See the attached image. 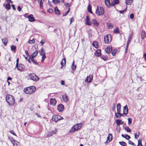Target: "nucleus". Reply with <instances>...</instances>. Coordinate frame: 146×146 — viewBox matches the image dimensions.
Returning <instances> with one entry per match:
<instances>
[{
	"label": "nucleus",
	"instance_id": "f257e3e1",
	"mask_svg": "<svg viewBox=\"0 0 146 146\" xmlns=\"http://www.w3.org/2000/svg\"><path fill=\"white\" fill-rule=\"evenodd\" d=\"M6 101L8 104L12 106L15 103V100L14 97L11 95L7 94L6 97Z\"/></svg>",
	"mask_w": 146,
	"mask_h": 146
},
{
	"label": "nucleus",
	"instance_id": "f03ea898",
	"mask_svg": "<svg viewBox=\"0 0 146 146\" xmlns=\"http://www.w3.org/2000/svg\"><path fill=\"white\" fill-rule=\"evenodd\" d=\"M36 90L35 87L32 86L25 88L24 90V91L26 94H30L34 93L36 91Z\"/></svg>",
	"mask_w": 146,
	"mask_h": 146
},
{
	"label": "nucleus",
	"instance_id": "7ed1b4c3",
	"mask_svg": "<svg viewBox=\"0 0 146 146\" xmlns=\"http://www.w3.org/2000/svg\"><path fill=\"white\" fill-rule=\"evenodd\" d=\"M82 127V124L81 123H78L74 125L72 127L70 130V132H74L80 129Z\"/></svg>",
	"mask_w": 146,
	"mask_h": 146
},
{
	"label": "nucleus",
	"instance_id": "20e7f679",
	"mask_svg": "<svg viewBox=\"0 0 146 146\" xmlns=\"http://www.w3.org/2000/svg\"><path fill=\"white\" fill-rule=\"evenodd\" d=\"M96 14L98 15H102L104 13V8L98 6L96 12Z\"/></svg>",
	"mask_w": 146,
	"mask_h": 146
},
{
	"label": "nucleus",
	"instance_id": "39448f33",
	"mask_svg": "<svg viewBox=\"0 0 146 146\" xmlns=\"http://www.w3.org/2000/svg\"><path fill=\"white\" fill-rule=\"evenodd\" d=\"M105 42L108 44L112 40V37L111 35L108 34L105 36L104 38Z\"/></svg>",
	"mask_w": 146,
	"mask_h": 146
},
{
	"label": "nucleus",
	"instance_id": "423d86ee",
	"mask_svg": "<svg viewBox=\"0 0 146 146\" xmlns=\"http://www.w3.org/2000/svg\"><path fill=\"white\" fill-rule=\"evenodd\" d=\"M29 77L30 79L34 81H37L39 80V78L34 73L30 74L29 76Z\"/></svg>",
	"mask_w": 146,
	"mask_h": 146
},
{
	"label": "nucleus",
	"instance_id": "0eeeda50",
	"mask_svg": "<svg viewBox=\"0 0 146 146\" xmlns=\"http://www.w3.org/2000/svg\"><path fill=\"white\" fill-rule=\"evenodd\" d=\"M16 68L18 70L21 71L25 68V66L24 65L22 64H18L17 67H16V66H15V68Z\"/></svg>",
	"mask_w": 146,
	"mask_h": 146
},
{
	"label": "nucleus",
	"instance_id": "6e6552de",
	"mask_svg": "<svg viewBox=\"0 0 146 146\" xmlns=\"http://www.w3.org/2000/svg\"><path fill=\"white\" fill-rule=\"evenodd\" d=\"M64 106L62 104H59L57 107V109L59 112L63 111L64 109Z\"/></svg>",
	"mask_w": 146,
	"mask_h": 146
},
{
	"label": "nucleus",
	"instance_id": "1a4fd4ad",
	"mask_svg": "<svg viewBox=\"0 0 146 146\" xmlns=\"http://www.w3.org/2000/svg\"><path fill=\"white\" fill-rule=\"evenodd\" d=\"M57 132V130L55 129L54 130L51 131H50L49 132L47 136L48 137H50L53 135L55 134Z\"/></svg>",
	"mask_w": 146,
	"mask_h": 146
},
{
	"label": "nucleus",
	"instance_id": "9d476101",
	"mask_svg": "<svg viewBox=\"0 0 146 146\" xmlns=\"http://www.w3.org/2000/svg\"><path fill=\"white\" fill-rule=\"evenodd\" d=\"M93 76L91 75L87 76L85 81L87 82H90L92 80Z\"/></svg>",
	"mask_w": 146,
	"mask_h": 146
},
{
	"label": "nucleus",
	"instance_id": "9b49d317",
	"mask_svg": "<svg viewBox=\"0 0 146 146\" xmlns=\"http://www.w3.org/2000/svg\"><path fill=\"white\" fill-rule=\"evenodd\" d=\"M59 115H54L52 118V120L55 122H57L59 120Z\"/></svg>",
	"mask_w": 146,
	"mask_h": 146
},
{
	"label": "nucleus",
	"instance_id": "f8f14e48",
	"mask_svg": "<svg viewBox=\"0 0 146 146\" xmlns=\"http://www.w3.org/2000/svg\"><path fill=\"white\" fill-rule=\"evenodd\" d=\"M27 18L29 19V21L30 22L34 21L35 20V18L32 14H30V15L28 16Z\"/></svg>",
	"mask_w": 146,
	"mask_h": 146
},
{
	"label": "nucleus",
	"instance_id": "ddd939ff",
	"mask_svg": "<svg viewBox=\"0 0 146 146\" xmlns=\"http://www.w3.org/2000/svg\"><path fill=\"white\" fill-rule=\"evenodd\" d=\"M56 101L55 99L51 98L50 100V104L53 106H54L56 104Z\"/></svg>",
	"mask_w": 146,
	"mask_h": 146
},
{
	"label": "nucleus",
	"instance_id": "4468645a",
	"mask_svg": "<svg viewBox=\"0 0 146 146\" xmlns=\"http://www.w3.org/2000/svg\"><path fill=\"white\" fill-rule=\"evenodd\" d=\"M123 110L124 114L127 115L128 113V109L127 105L124 107Z\"/></svg>",
	"mask_w": 146,
	"mask_h": 146
},
{
	"label": "nucleus",
	"instance_id": "2eb2a0df",
	"mask_svg": "<svg viewBox=\"0 0 146 146\" xmlns=\"http://www.w3.org/2000/svg\"><path fill=\"white\" fill-rule=\"evenodd\" d=\"M112 51V47L108 46L105 49V52L108 54H109Z\"/></svg>",
	"mask_w": 146,
	"mask_h": 146
},
{
	"label": "nucleus",
	"instance_id": "dca6fc26",
	"mask_svg": "<svg viewBox=\"0 0 146 146\" xmlns=\"http://www.w3.org/2000/svg\"><path fill=\"white\" fill-rule=\"evenodd\" d=\"M62 99L65 102H66L68 101V95L66 94L63 95L62 96Z\"/></svg>",
	"mask_w": 146,
	"mask_h": 146
},
{
	"label": "nucleus",
	"instance_id": "f3484780",
	"mask_svg": "<svg viewBox=\"0 0 146 146\" xmlns=\"http://www.w3.org/2000/svg\"><path fill=\"white\" fill-rule=\"evenodd\" d=\"M38 50H36L35 52H34L31 55L30 58H34L36 57L38 54Z\"/></svg>",
	"mask_w": 146,
	"mask_h": 146
},
{
	"label": "nucleus",
	"instance_id": "a211bd4d",
	"mask_svg": "<svg viewBox=\"0 0 146 146\" xmlns=\"http://www.w3.org/2000/svg\"><path fill=\"white\" fill-rule=\"evenodd\" d=\"M119 2V0H113V1H111V5L114 6L116 4H118Z\"/></svg>",
	"mask_w": 146,
	"mask_h": 146
},
{
	"label": "nucleus",
	"instance_id": "6ab92c4d",
	"mask_svg": "<svg viewBox=\"0 0 146 146\" xmlns=\"http://www.w3.org/2000/svg\"><path fill=\"white\" fill-rule=\"evenodd\" d=\"M95 54L96 56L99 57L101 55V50L100 49H98Z\"/></svg>",
	"mask_w": 146,
	"mask_h": 146
},
{
	"label": "nucleus",
	"instance_id": "aec40b11",
	"mask_svg": "<svg viewBox=\"0 0 146 146\" xmlns=\"http://www.w3.org/2000/svg\"><path fill=\"white\" fill-rule=\"evenodd\" d=\"M141 38L143 39L144 38H146V33L143 30H142L141 32Z\"/></svg>",
	"mask_w": 146,
	"mask_h": 146
},
{
	"label": "nucleus",
	"instance_id": "412c9836",
	"mask_svg": "<svg viewBox=\"0 0 146 146\" xmlns=\"http://www.w3.org/2000/svg\"><path fill=\"white\" fill-rule=\"evenodd\" d=\"M112 134H109L108 136L107 137L106 143H109L110 141L112 140Z\"/></svg>",
	"mask_w": 146,
	"mask_h": 146
},
{
	"label": "nucleus",
	"instance_id": "4be33fe9",
	"mask_svg": "<svg viewBox=\"0 0 146 146\" xmlns=\"http://www.w3.org/2000/svg\"><path fill=\"white\" fill-rule=\"evenodd\" d=\"M104 2L106 5L108 7H110V6L111 5L110 0H105Z\"/></svg>",
	"mask_w": 146,
	"mask_h": 146
},
{
	"label": "nucleus",
	"instance_id": "5701e85b",
	"mask_svg": "<svg viewBox=\"0 0 146 146\" xmlns=\"http://www.w3.org/2000/svg\"><path fill=\"white\" fill-rule=\"evenodd\" d=\"M2 42L5 46H6L8 42V39L7 38H5L2 40Z\"/></svg>",
	"mask_w": 146,
	"mask_h": 146
},
{
	"label": "nucleus",
	"instance_id": "b1692460",
	"mask_svg": "<svg viewBox=\"0 0 146 146\" xmlns=\"http://www.w3.org/2000/svg\"><path fill=\"white\" fill-rule=\"evenodd\" d=\"M92 45L93 46L97 49L99 47L98 42L96 41H94L92 43Z\"/></svg>",
	"mask_w": 146,
	"mask_h": 146
},
{
	"label": "nucleus",
	"instance_id": "393cba45",
	"mask_svg": "<svg viewBox=\"0 0 146 146\" xmlns=\"http://www.w3.org/2000/svg\"><path fill=\"white\" fill-rule=\"evenodd\" d=\"M115 122L117 125H119L121 124H123V121H122L120 119H117L116 120Z\"/></svg>",
	"mask_w": 146,
	"mask_h": 146
},
{
	"label": "nucleus",
	"instance_id": "a878e982",
	"mask_svg": "<svg viewBox=\"0 0 146 146\" xmlns=\"http://www.w3.org/2000/svg\"><path fill=\"white\" fill-rule=\"evenodd\" d=\"M39 52L41 56L44 55L45 53L44 50L43 49V48H42L39 51Z\"/></svg>",
	"mask_w": 146,
	"mask_h": 146
},
{
	"label": "nucleus",
	"instance_id": "bb28decb",
	"mask_svg": "<svg viewBox=\"0 0 146 146\" xmlns=\"http://www.w3.org/2000/svg\"><path fill=\"white\" fill-rule=\"evenodd\" d=\"M54 11L56 14L57 15H59L60 14V12L59 10L57 7H55L54 8Z\"/></svg>",
	"mask_w": 146,
	"mask_h": 146
},
{
	"label": "nucleus",
	"instance_id": "cd10ccee",
	"mask_svg": "<svg viewBox=\"0 0 146 146\" xmlns=\"http://www.w3.org/2000/svg\"><path fill=\"white\" fill-rule=\"evenodd\" d=\"M61 64L62 65L61 68H62L63 66L64 65H65L66 64V59L65 58H64L62 59V60L61 62Z\"/></svg>",
	"mask_w": 146,
	"mask_h": 146
},
{
	"label": "nucleus",
	"instance_id": "c85d7f7f",
	"mask_svg": "<svg viewBox=\"0 0 146 146\" xmlns=\"http://www.w3.org/2000/svg\"><path fill=\"white\" fill-rule=\"evenodd\" d=\"M121 105L119 103L117 104V112H121Z\"/></svg>",
	"mask_w": 146,
	"mask_h": 146
},
{
	"label": "nucleus",
	"instance_id": "c756f323",
	"mask_svg": "<svg viewBox=\"0 0 146 146\" xmlns=\"http://www.w3.org/2000/svg\"><path fill=\"white\" fill-rule=\"evenodd\" d=\"M121 135L122 137L123 138H125L127 140H129L131 138L129 135H128L127 134H126L125 135L123 134H122Z\"/></svg>",
	"mask_w": 146,
	"mask_h": 146
},
{
	"label": "nucleus",
	"instance_id": "7c9ffc66",
	"mask_svg": "<svg viewBox=\"0 0 146 146\" xmlns=\"http://www.w3.org/2000/svg\"><path fill=\"white\" fill-rule=\"evenodd\" d=\"M92 22L95 26H98L99 25V23L97 22V21L95 19H93L92 20Z\"/></svg>",
	"mask_w": 146,
	"mask_h": 146
},
{
	"label": "nucleus",
	"instance_id": "2f4dec72",
	"mask_svg": "<svg viewBox=\"0 0 146 146\" xmlns=\"http://www.w3.org/2000/svg\"><path fill=\"white\" fill-rule=\"evenodd\" d=\"M117 50L116 49H114L112 50V51H111V54L113 56H114L115 55L117 52Z\"/></svg>",
	"mask_w": 146,
	"mask_h": 146
},
{
	"label": "nucleus",
	"instance_id": "473e14b6",
	"mask_svg": "<svg viewBox=\"0 0 146 146\" xmlns=\"http://www.w3.org/2000/svg\"><path fill=\"white\" fill-rule=\"evenodd\" d=\"M133 1V0H125V3L127 5H130Z\"/></svg>",
	"mask_w": 146,
	"mask_h": 146
},
{
	"label": "nucleus",
	"instance_id": "72a5a7b5",
	"mask_svg": "<svg viewBox=\"0 0 146 146\" xmlns=\"http://www.w3.org/2000/svg\"><path fill=\"white\" fill-rule=\"evenodd\" d=\"M13 141H12V142L13 143V145L14 146H18V142L16 141L15 140L13 139H12Z\"/></svg>",
	"mask_w": 146,
	"mask_h": 146
},
{
	"label": "nucleus",
	"instance_id": "f704fd0d",
	"mask_svg": "<svg viewBox=\"0 0 146 146\" xmlns=\"http://www.w3.org/2000/svg\"><path fill=\"white\" fill-rule=\"evenodd\" d=\"M74 60L73 61V62H72V70H75L76 69V66L74 65Z\"/></svg>",
	"mask_w": 146,
	"mask_h": 146
},
{
	"label": "nucleus",
	"instance_id": "c9c22d12",
	"mask_svg": "<svg viewBox=\"0 0 146 146\" xmlns=\"http://www.w3.org/2000/svg\"><path fill=\"white\" fill-rule=\"evenodd\" d=\"M5 8L7 10H9L11 9L10 4L9 3H7L5 5Z\"/></svg>",
	"mask_w": 146,
	"mask_h": 146
},
{
	"label": "nucleus",
	"instance_id": "e433bc0d",
	"mask_svg": "<svg viewBox=\"0 0 146 146\" xmlns=\"http://www.w3.org/2000/svg\"><path fill=\"white\" fill-rule=\"evenodd\" d=\"M30 58V59L32 62H33L34 64H35L36 65H38V63L36 61L34 60V58Z\"/></svg>",
	"mask_w": 146,
	"mask_h": 146
},
{
	"label": "nucleus",
	"instance_id": "4c0bfd02",
	"mask_svg": "<svg viewBox=\"0 0 146 146\" xmlns=\"http://www.w3.org/2000/svg\"><path fill=\"white\" fill-rule=\"evenodd\" d=\"M38 2L39 3V5H40V8L42 9L43 8V2L42 1V0H38Z\"/></svg>",
	"mask_w": 146,
	"mask_h": 146
},
{
	"label": "nucleus",
	"instance_id": "58836bf2",
	"mask_svg": "<svg viewBox=\"0 0 146 146\" xmlns=\"http://www.w3.org/2000/svg\"><path fill=\"white\" fill-rule=\"evenodd\" d=\"M119 143L122 146H127L126 143L124 142H119Z\"/></svg>",
	"mask_w": 146,
	"mask_h": 146
},
{
	"label": "nucleus",
	"instance_id": "ea45409f",
	"mask_svg": "<svg viewBox=\"0 0 146 146\" xmlns=\"http://www.w3.org/2000/svg\"><path fill=\"white\" fill-rule=\"evenodd\" d=\"M53 3L56 4L59 3L60 2V0H52Z\"/></svg>",
	"mask_w": 146,
	"mask_h": 146
},
{
	"label": "nucleus",
	"instance_id": "a19ab883",
	"mask_svg": "<svg viewBox=\"0 0 146 146\" xmlns=\"http://www.w3.org/2000/svg\"><path fill=\"white\" fill-rule=\"evenodd\" d=\"M140 134L139 132L135 133V139H137L139 137V136Z\"/></svg>",
	"mask_w": 146,
	"mask_h": 146
},
{
	"label": "nucleus",
	"instance_id": "79ce46f5",
	"mask_svg": "<svg viewBox=\"0 0 146 146\" xmlns=\"http://www.w3.org/2000/svg\"><path fill=\"white\" fill-rule=\"evenodd\" d=\"M11 49L12 50L15 51L16 50V46L14 45L11 46Z\"/></svg>",
	"mask_w": 146,
	"mask_h": 146
},
{
	"label": "nucleus",
	"instance_id": "37998d69",
	"mask_svg": "<svg viewBox=\"0 0 146 146\" xmlns=\"http://www.w3.org/2000/svg\"><path fill=\"white\" fill-rule=\"evenodd\" d=\"M114 33H119V31L118 27H117L115 29H114Z\"/></svg>",
	"mask_w": 146,
	"mask_h": 146
},
{
	"label": "nucleus",
	"instance_id": "c03bdc74",
	"mask_svg": "<svg viewBox=\"0 0 146 146\" xmlns=\"http://www.w3.org/2000/svg\"><path fill=\"white\" fill-rule=\"evenodd\" d=\"M35 42V41L34 39H33L32 40H29V43L31 44H32L34 43Z\"/></svg>",
	"mask_w": 146,
	"mask_h": 146
},
{
	"label": "nucleus",
	"instance_id": "a18cd8bd",
	"mask_svg": "<svg viewBox=\"0 0 146 146\" xmlns=\"http://www.w3.org/2000/svg\"><path fill=\"white\" fill-rule=\"evenodd\" d=\"M125 130L128 132H130L131 131V129L128 127H125Z\"/></svg>",
	"mask_w": 146,
	"mask_h": 146
},
{
	"label": "nucleus",
	"instance_id": "49530a36",
	"mask_svg": "<svg viewBox=\"0 0 146 146\" xmlns=\"http://www.w3.org/2000/svg\"><path fill=\"white\" fill-rule=\"evenodd\" d=\"M101 58L104 60H106L108 59V57L102 55L101 56Z\"/></svg>",
	"mask_w": 146,
	"mask_h": 146
},
{
	"label": "nucleus",
	"instance_id": "de8ad7c7",
	"mask_svg": "<svg viewBox=\"0 0 146 146\" xmlns=\"http://www.w3.org/2000/svg\"><path fill=\"white\" fill-rule=\"evenodd\" d=\"M142 139L141 138H140L138 140V145H140V146H143L141 143Z\"/></svg>",
	"mask_w": 146,
	"mask_h": 146
},
{
	"label": "nucleus",
	"instance_id": "09e8293b",
	"mask_svg": "<svg viewBox=\"0 0 146 146\" xmlns=\"http://www.w3.org/2000/svg\"><path fill=\"white\" fill-rule=\"evenodd\" d=\"M64 5L67 8H68V7L69 8L70 6V3H65Z\"/></svg>",
	"mask_w": 146,
	"mask_h": 146
},
{
	"label": "nucleus",
	"instance_id": "8fccbe9b",
	"mask_svg": "<svg viewBox=\"0 0 146 146\" xmlns=\"http://www.w3.org/2000/svg\"><path fill=\"white\" fill-rule=\"evenodd\" d=\"M119 112H117V113H115V116L117 118H120V117H119Z\"/></svg>",
	"mask_w": 146,
	"mask_h": 146
},
{
	"label": "nucleus",
	"instance_id": "3c124183",
	"mask_svg": "<svg viewBox=\"0 0 146 146\" xmlns=\"http://www.w3.org/2000/svg\"><path fill=\"white\" fill-rule=\"evenodd\" d=\"M86 24L88 25H91L92 24V23L90 21H86Z\"/></svg>",
	"mask_w": 146,
	"mask_h": 146
},
{
	"label": "nucleus",
	"instance_id": "603ef678",
	"mask_svg": "<svg viewBox=\"0 0 146 146\" xmlns=\"http://www.w3.org/2000/svg\"><path fill=\"white\" fill-rule=\"evenodd\" d=\"M128 125H130L131 124V123H132V119L131 118H128Z\"/></svg>",
	"mask_w": 146,
	"mask_h": 146
},
{
	"label": "nucleus",
	"instance_id": "864d4df0",
	"mask_svg": "<svg viewBox=\"0 0 146 146\" xmlns=\"http://www.w3.org/2000/svg\"><path fill=\"white\" fill-rule=\"evenodd\" d=\"M42 56L41 62H43L44 61V59L46 58V57L45 54L42 55Z\"/></svg>",
	"mask_w": 146,
	"mask_h": 146
},
{
	"label": "nucleus",
	"instance_id": "5fc2aeb1",
	"mask_svg": "<svg viewBox=\"0 0 146 146\" xmlns=\"http://www.w3.org/2000/svg\"><path fill=\"white\" fill-rule=\"evenodd\" d=\"M128 143L129 144L133 145V146L135 145V144L132 141L130 140H129Z\"/></svg>",
	"mask_w": 146,
	"mask_h": 146
},
{
	"label": "nucleus",
	"instance_id": "6e6d98bb",
	"mask_svg": "<svg viewBox=\"0 0 146 146\" xmlns=\"http://www.w3.org/2000/svg\"><path fill=\"white\" fill-rule=\"evenodd\" d=\"M108 27L109 28H112L113 27L112 24L110 23H108Z\"/></svg>",
	"mask_w": 146,
	"mask_h": 146
},
{
	"label": "nucleus",
	"instance_id": "4d7b16f0",
	"mask_svg": "<svg viewBox=\"0 0 146 146\" xmlns=\"http://www.w3.org/2000/svg\"><path fill=\"white\" fill-rule=\"evenodd\" d=\"M88 11H89L92 10V6L90 4H89L88 5Z\"/></svg>",
	"mask_w": 146,
	"mask_h": 146
},
{
	"label": "nucleus",
	"instance_id": "13d9d810",
	"mask_svg": "<svg viewBox=\"0 0 146 146\" xmlns=\"http://www.w3.org/2000/svg\"><path fill=\"white\" fill-rule=\"evenodd\" d=\"M45 42V40L44 39H42L40 43H41V46H42Z\"/></svg>",
	"mask_w": 146,
	"mask_h": 146
},
{
	"label": "nucleus",
	"instance_id": "bf43d9fd",
	"mask_svg": "<svg viewBox=\"0 0 146 146\" xmlns=\"http://www.w3.org/2000/svg\"><path fill=\"white\" fill-rule=\"evenodd\" d=\"M24 57H25V59L28 61V62L29 63H31V62L30 61V58H29V57L28 58H27V57H25V56L24 55Z\"/></svg>",
	"mask_w": 146,
	"mask_h": 146
},
{
	"label": "nucleus",
	"instance_id": "052dcab7",
	"mask_svg": "<svg viewBox=\"0 0 146 146\" xmlns=\"http://www.w3.org/2000/svg\"><path fill=\"white\" fill-rule=\"evenodd\" d=\"M9 132L13 134V135L15 136H17L15 133L14 132L13 130H10L9 131Z\"/></svg>",
	"mask_w": 146,
	"mask_h": 146
},
{
	"label": "nucleus",
	"instance_id": "680f3d73",
	"mask_svg": "<svg viewBox=\"0 0 146 146\" xmlns=\"http://www.w3.org/2000/svg\"><path fill=\"white\" fill-rule=\"evenodd\" d=\"M25 53L26 54V55L27 56H28V57H29V58H30L31 55H29L28 51L27 50H25Z\"/></svg>",
	"mask_w": 146,
	"mask_h": 146
},
{
	"label": "nucleus",
	"instance_id": "e2e57ef3",
	"mask_svg": "<svg viewBox=\"0 0 146 146\" xmlns=\"http://www.w3.org/2000/svg\"><path fill=\"white\" fill-rule=\"evenodd\" d=\"M70 9V8H69L68 10L65 13V14H63V16H65L67 15V14L69 12Z\"/></svg>",
	"mask_w": 146,
	"mask_h": 146
},
{
	"label": "nucleus",
	"instance_id": "0e129e2a",
	"mask_svg": "<svg viewBox=\"0 0 146 146\" xmlns=\"http://www.w3.org/2000/svg\"><path fill=\"white\" fill-rule=\"evenodd\" d=\"M48 11L49 13H51L53 12V10L52 8H50L48 9Z\"/></svg>",
	"mask_w": 146,
	"mask_h": 146
},
{
	"label": "nucleus",
	"instance_id": "69168bd1",
	"mask_svg": "<svg viewBox=\"0 0 146 146\" xmlns=\"http://www.w3.org/2000/svg\"><path fill=\"white\" fill-rule=\"evenodd\" d=\"M131 40H130L129 39H128L127 42V44L126 46L127 47H128L129 45V43L130 42Z\"/></svg>",
	"mask_w": 146,
	"mask_h": 146
},
{
	"label": "nucleus",
	"instance_id": "338daca9",
	"mask_svg": "<svg viewBox=\"0 0 146 146\" xmlns=\"http://www.w3.org/2000/svg\"><path fill=\"white\" fill-rule=\"evenodd\" d=\"M130 17L131 19H133L134 18V15L133 14V13H131V14H130Z\"/></svg>",
	"mask_w": 146,
	"mask_h": 146
},
{
	"label": "nucleus",
	"instance_id": "774afa93",
	"mask_svg": "<svg viewBox=\"0 0 146 146\" xmlns=\"http://www.w3.org/2000/svg\"><path fill=\"white\" fill-rule=\"evenodd\" d=\"M70 25L72 22L74 21V19L73 18H71L70 19Z\"/></svg>",
	"mask_w": 146,
	"mask_h": 146
}]
</instances>
